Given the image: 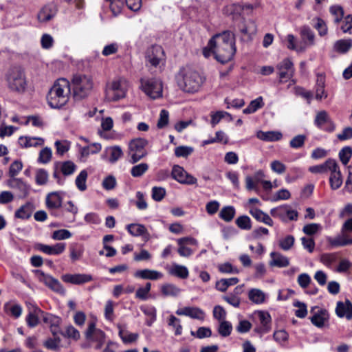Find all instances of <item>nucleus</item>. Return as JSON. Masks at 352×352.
Wrapping results in <instances>:
<instances>
[{"label": "nucleus", "mask_w": 352, "mask_h": 352, "mask_svg": "<svg viewBox=\"0 0 352 352\" xmlns=\"http://www.w3.org/2000/svg\"><path fill=\"white\" fill-rule=\"evenodd\" d=\"M87 178V172L85 170H82L77 176L75 183L77 188L80 191H84L87 188L86 180Z\"/></svg>", "instance_id": "603ef678"}, {"label": "nucleus", "mask_w": 352, "mask_h": 352, "mask_svg": "<svg viewBox=\"0 0 352 352\" xmlns=\"http://www.w3.org/2000/svg\"><path fill=\"white\" fill-rule=\"evenodd\" d=\"M306 135H298L290 140L289 146L293 148H299L304 145Z\"/></svg>", "instance_id": "680f3d73"}, {"label": "nucleus", "mask_w": 352, "mask_h": 352, "mask_svg": "<svg viewBox=\"0 0 352 352\" xmlns=\"http://www.w3.org/2000/svg\"><path fill=\"white\" fill-rule=\"evenodd\" d=\"M264 103L261 96L250 102V104L243 110V113L249 114L256 111L258 109L263 107Z\"/></svg>", "instance_id": "ea45409f"}, {"label": "nucleus", "mask_w": 352, "mask_h": 352, "mask_svg": "<svg viewBox=\"0 0 352 352\" xmlns=\"http://www.w3.org/2000/svg\"><path fill=\"white\" fill-rule=\"evenodd\" d=\"M51 158L52 151L50 148L45 147L40 151L38 161L41 163L46 164L50 161Z\"/></svg>", "instance_id": "338daca9"}, {"label": "nucleus", "mask_w": 352, "mask_h": 352, "mask_svg": "<svg viewBox=\"0 0 352 352\" xmlns=\"http://www.w3.org/2000/svg\"><path fill=\"white\" fill-rule=\"evenodd\" d=\"M250 300L255 304H261L265 301V295L263 291L259 289H251L248 292Z\"/></svg>", "instance_id": "72a5a7b5"}, {"label": "nucleus", "mask_w": 352, "mask_h": 352, "mask_svg": "<svg viewBox=\"0 0 352 352\" xmlns=\"http://www.w3.org/2000/svg\"><path fill=\"white\" fill-rule=\"evenodd\" d=\"M250 213L258 221L263 222L270 226H273V220L272 218L261 210L257 208H253L250 210Z\"/></svg>", "instance_id": "7c9ffc66"}, {"label": "nucleus", "mask_w": 352, "mask_h": 352, "mask_svg": "<svg viewBox=\"0 0 352 352\" xmlns=\"http://www.w3.org/2000/svg\"><path fill=\"white\" fill-rule=\"evenodd\" d=\"M107 151L110 154L109 162L114 163L118 161L123 155L122 151L119 146L109 147Z\"/></svg>", "instance_id": "49530a36"}, {"label": "nucleus", "mask_w": 352, "mask_h": 352, "mask_svg": "<svg viewBox=\"0 0 352 352\" xmlns=\"http://www.w3.org/2000/svg\"><path fill=\"white\" fill-rule=\"evenodd\" d=\"M330 13L334 16V22L340 23L344 16V10L340 6H332L329 8Z\"/></svg>", "instance_id": "09e8293b"}, {"label": "nucleus", "mask_w": 352, "mask_h": 352, "mask_svg": "<svg viewBox=\"0 0 352 352\" xmlns=\"http://www.w3.org/2000/svg\"><path fill=\"white\" fill-rule=\"evenodd\" d=\"M57 12V6L54 3L45 5L38 12V19L41 22H47L51 20Z\"/></svg>", "instance_id": "aec40b11"}, {"label": "nucleus", "mask_w": 352, "mask_h": 352, "mask_svg": "<svg viewBox=\"0 0 352 352\" xmlns=\"http://www.w3.org/2000/svg\"><path fill=\"white\" fill-rule=\"evenodd\" d=\"M256 137L263 141L265 142H275L282 139L283 134L280 131H258L256 133Z\"/></svg>", "instance_id": "a878e982"}, {"label": "nucleus", "mask_w": 352, "mask_h": 352, "mask_svg": "<svg viewBox=\"0 0 352 352\" xmlns=\"http://www.w3.org/2000/svg\"><path fill=\"white\" fill-rule=\"evenodd\" d=\"M169 273L182 279L187 278L189 274L186 267L178 264H173Z\"/></svg>", "instance_id": "f704fd0d"}, {"label": "nucleus", "mask_w": 352, "mask_h": 352, "mask_svg": "<svg viewBox=\"0 0 352 352\" xmlns=\"http://www.w3.org/2000/svg\"><path fill=\"white\" fill-rule=\"evenodd\" d=\"M25 305L28 311L25 321L29 327L34 328L36 327L39 324L41 318H43L45 322H47L48 318L45 316L46 314L36 303L26 301Z\"/></svg>", "instance_id": "6e6552de"}, {"label": "nucleus", "mask_w": 352, "mask_h": 352, "mask_svg": "<svg viewBox=\"0 0 352 352\" xmlns=\"http://www.w3.org/2000/svg\"><path fill=\"white\" fill-rule=\"evenodd\" d=\"M314 122L318 127L321 129L325 123L331 122V120L327 111H320L316 114Z\"/></svg>", "instance_id": "de8ad7c7"}, {"label": "nucleus", "mask_w": 352, "mask_h": 352, "mask_svg": "<svg viewBox=\"0 0 352 352\" xmlns=\"http://www.w3.org/2000/svg\"><path fill=\"white\" fill-rule=\"evenodd\" d=\"M176 314L178 316H186L193 319L204 320L205 318V313L199 307H185L182 309H179L176 311Z\"/></svg>", "instance_id": "6ab92c4d"}, {"label": "nucleus", "mask_w": 352, "mask_h": 352, "mask_svg": "<svg viewBox=\"0 0 352 352\" xmlns=\"http://www.w3.org/2000/svg\"><path fill=\"white\" fill-rule=\"evenodd\" d=\"M168 120H169L168 111L165 109L161 110L160 113V118H159L157 123V128L163 129L164 127H165L168 124Z\"/></svg>", "instance_id": "0e129e2a"}, {"label": "nucleus", "mask_w": 352, "mask_h": 352, "mask_svg": "<svg viewBox=\"0 0 352 352\" xmlns=\"http://www.w3.org/2000/svg\"><path fill=\"white\" fill-rule=\"evenodd\" d=\"M148 169V165L146 163H140L133 166L131 169V174L134 177L142 176Z\"/></svg>", "instance_id": "c03bdc74"}, {"label": "nucleus", "mask_w": 352, "mask_h": 352, "mask_svg": "<svg viewBox=\"0 0 352 352\" xmlns=\"http://www.w3.org/2000/svg\"><path fill=\"white\" fill-rule=\"evenodd\" d=\"M72 95L75 100L86 98L91 93L94 82L90 76L77 74L72 80Z\"/></svg>", "instance_id": "20e7f679"}, {"label": "nucleus", "mask_w": 352, "mask_h": 352, "mask_svg": "<svg viewBox=\"0 0 352 352\" xmlns=\"http://www.w3.org/2000/svg\"><path fill=\"white\" fill-rule=\"evenodd\" d=\"M191 335L199 339L210 338L212 336V331L209 327H199L196 332L191 331Z\"/></svg>", "instance_id": "13d9d810"}, {"label": "nucleus", "mask_w": 352, "mask_h": 352, "mask_svg": "<svg viewBox=\"0 0 352 352\" xmlns=\"http://www.w3.org/2000/svg\"><path fill=\"white\" fill-rule=\"evenodd\" d=\"M134 276L142 279L155 280L162 278L163 277V274L156 270L144 269L137 270L134 274Z\"/></svg>", "instance_id": "b1692460"}, {"label": "nucleus", "mask_w": 352, "mask_h": 352, "mask_svg": "<svg viewBox=\"0 0 352 352\" xmlns=\"http://www.w3.org/2000/svg\"><path fill=\"white\" fill-rule=\"evenodd\" d=\"M62 206V198L58 192H52L46 197V206L50 210L57 209Z\"/></svg>", "instance_id": "cd10ccee"}, {"label": "nucleus", "mask_w": 352, "mask_h": 352, "mask_svg": "<svg viewBox=\"0 0 352 352\" xmlns=\"http://www.w3.org/2000/svg\"><path fill=\"white\" fill-rule=\"evenodd\" d=\"M302 39L308 45L314 44L315 35L308 26H303L300 31Z\"/></svg>", "instance_id": "4c0bfd02"}, {"label": "nucleus", "mask_w": 352, "mask_h": 352, "mask_svg": "<svg viewBox=\"0 0 352 352\" xmlns=\"http://www.w3.org/2000/svg\"><path fill=\"white\" fill-rule=\"evenodd\" d=\"M352 233V217L346 219L342 226L341 234L334 238H327L328 243L333 247H343L352 245V238L348 234Z\"/></svg>", "instance_id": "423d86ee"}, {"label": "nucleus", "mask_w": 352, "mask_h": 352, "mask_svg": "<svg viewBox=\"0 0 352 352\" xmlns=\"http://www.w3.org/2000/svg\"><path fill=\"white\" fill-rule=\"evenodd\" d=\"M236 211L233 206H225L221 208L219 216L226 222L231 221L234 217Z\"/></svg>", "instance_id": "58836bf2"}, {"label": "nucleus", "mask_w": 352, "mask_h": 352, "mask_svg": "<svg viewBox=\"0 0 352 352\" xmlns=\"http://www.w3.org/2000/svg\"><path fill=\"white\" fill-rule=\"evenodd\" d=\"M338 253H325L320 256V262L327 267L331 266L338 260Z\"/></svg>", "instance_id": "a18cd8bd"}, {"label": "nucleus", "mask_w": 352, "mask_h": 352, "mask_svg": "<svg viewBox=\"0 0 352 352\" xmlns=\"http://www.w3.org/2000/svg\"><path fill=\"white\" fill-rule=\"evenodd\" d=\"M25 139V143L23 146L25 147H31V146H42L44 144V140L41 138H31L28 136L23 137Z\"/></svg>", "instance_id": "4d7b16f0"}, {"label": "nucleus", "mask_w": 352, "mask_h": 352, "mask_svg": "<svg viewBox=\"0 0 352 352\" xmlns=\"http://www.w3.org/2000/svg\"><path fill=\"white\" fill-rule=\"evenodd\" d=\"M148 142L144 138H137L130 142L129 145V155L131 157L129 162L135 164L147 155L145 147Z\"/></svg>", "instance_id": "0eeeda50"}, {"label": "nucleus", "mask_w": 352, "mask_h": 352, "mask_svg": "<svg viewBox=\"0 0 352 352\" xmlns=\"http://www.w3.org/2000/svg\"><path fill=\"white\" fill-rule=\"evenodd\" d=\"M270 214H272V216L274 217L280 218L283 221H285L286 216L291 221L297 220L298 216L297 211L290 210L289 208V206L287 205L278 208H272L270 210Z\"/></svg>", "instance_id": "2eb2a0df"}, {"label": "nucleus", "mask_w": 352, "mask_h": 352, "mask_svg": "<svg viewBox=\"0 0 352 352\" xmlns=\"http://www.w3.org/2000/svg\"><path fill=\"white\" fill-rule=\"evenodd\" d=\"M151 284L146 283L144 287H140L137 289L135 293V297L141 299L146 300L148 298V294L151 290Z\"/></svg>", "instance_id": "69168bd1"}, {"label": "nucleus", "mask_w": 352, "mask_h": 352, "mask_svg": "<svg viewBox=\"0 0 352 352\" xmlns=\"http://www.w3.org/2000/svg\"><path fill=\"white\" fill-rule=\"evenodd\" d=\"M336 313L340 318L346 317V319L352 318V303L348 299L344 302L338 301L337 302Z\"/></svg>", "instance_id": "412c9836"}, {"label": "nucleus", "mask_w": 352, "mask_h": 352, "mask_svg": "<svg viewBox=\"0 0 352 352\" xmlns=\"http://www.w3.org/2000/svg\"><path fill=\"white\" fill-rule=\"evenodd\" d=\"M70 258L72 261L79 260L84 252V247L80 243H73L69 247Z\"/></svg>", "instance_id": "e433bc0d"}, {"label": "nucleus", "mask_w": 352, "mask_h": 352, "mask_svg": "<svg viewBox=\"0 0 352 352\" xmlns=\"http://www.w3.org/2000/svg\"><path fill=\"white\" fill-rule=\"evenodd\" d=\"M270 256L272 258L270 262V266L285 267L289 265V259L278 252H272L270 254Z\"/></svg>", "instance_id": "c85d7f7f"}, {"label": "nucleus", "mask_w": 352, "mask_h": 352, "mask_svg": "<svg viewBox=\"0 0 352 352\" xmlns=\"http://www.w3.org/2000/svg\"><path fill=\"white\" fill-rule=\"evenodd\" d=\"M128 81L124 78H118L107 85L106 98L109 101H117L126 96Z\"/></svg>", "instance_id": "39448f33"}, {"label": "nucleus", "mask_w": 352, "mask_h": 352, "mask_svg": "<svg viewBox=\"0 0 352 352\" xmlns=\"http://www.w3.org/2000/svg\"><path fill=\"white\" fill-rule=\"evenodd\" d=\"M232 330V324L226 320L221 321L218 327V333L222 337L229 336Z\"/></svg>", "instance_id": "37998d69"}, {"label": "nucleus", "mask_w": 352, "mask_h": 352, "mask_svg": "<svg viewBox=\"0 0 352 352\" xmlns=\"http://www.w3.org/2000/svg\"><path fill=\"white\" fill-rule=\"evenodd\" d=\"M71 94L69 82L65 78L58 79L49 90L47 100L52 108L59 109L67 104Z\"/></svg>", "instance_id": "f03ea898"}, {"label": "nucleus", "mask_w": 352, "mask_h": 352, "mask_svg": "<svg viewBox=\"0 0 352 352\" xmlns=\"http://www.w3.org/2000/svg\"><path fill=\"white\" fill-rule=\"evenodd\" d=\"M240 32L244 36L241 38L243 41H251L252 36L256 33V25L254 21L250 20L244 23L240 28Z\"/></svg>", "instance_id": "393cba45"}, {"label": "nucleus", "mask_w": 352, "mask_h": 352, "mask_svg": "<svg viewBox=\"0 0 352 352\" xmlns=\"http://www.w3.org/2000/svg\"><path fill=\"white\" fill-rule=\"evenodd\" d=\"M208 50L212 52L219 62H229L236 52L234 34L227 30L215 34L208 42Z\"/></svg>", "instance_id": "f257e3e1"}, {"label": "nucleus", "mask_w": 352, "mask_h": 352, "mask_svg": "<svg viewBox=\"0 0 352 352\" xmlns=\"http://www.w3.org/2000/svg\"><path fill=\"white\" fill-rule=\"evenodd\" d=\"M280 82L287 81L292 78L294 74V64L289 58H285L277 66Z\"/></svg>", "instance_id": "4468645a"}, {"label": "nucleus", "mask_w": 352, "mask_h": 352, "mask_svg": "<svg viewBox=\"0 0 352 352\" xmlns=\"http://www.w3.org/2000/svg\"><path fill=\"white\" fill-rule=\"evenodd\" d=\"M294 306L298 309L295 311V315L298 318H304L307 314V306L304 302L296 301L294 302Z\"/></svg>", "instance_id": "e2e57ef3"}, {"label": "nucleus", "mask_w": 352, "mask_h": 352, "mask_svg": "<svg viewBox=\"0 0 352 352\" xmlns=\"http://www.w3.org/2000/svg\"><path fill=\"white\" fill-rule=\"evenodd\" d=\"M327 94L324 91V81L322 78L318 79L316 88V98L321 100L322 98H327Z\"/></svg>", "instance_id": "052dcab7"}, {"label": "nucleus", "mask_w": 352, "mask_h": 352, "mask_svg": "<svg viewBox=\"0 0 352 352\" xmlns=\"http://www.w3.org/2000/svg\"><path fill=\"white\" fill-rule=\"evenodd\" d=\"M63 281L74 285H82L93 280L92 276L86 274H65L61 276Z\"/></svg>", "instance_id": "f3484780"}, {"label": "nucleus", "mask_w": 352, "mask_h": 352, "mask_svg": "<svg viewBox=\"0 0 352 352\" xmlns=\"http://www.w3.org/2000/svg\"><path fill=\"white\" fill-rule=\"evenodd\" d=\"M168 324L175 329V334L176 336H179L182 332V327L180 324V320L175 317L173 315H170L168 320Z\"/></svg>", "instance_id": "864d4df0"}, {"label": "nucleus", "mask_w": 352, "mask_h": 352, "mask_svg": "<svg viewBox=\"0 0 352 352\" xmlns=\"http://www.w3.org/2000/svg\"><path fill=\"white\" fill-rule=\"evenodd\" d=\"M164 56V51L160 46H153L151 54L147 56L148 61L153 66L156 67L160 64V60Z\"/></svg>", "instance_id": "c756f323"}, {"label": "nucleus", "mask_w": 352, "mask_h": 352, "mask_svg": "<svg viewBox=\"0 0 352 352\" xmlns=\"http://www.w3.org/2000/svg\"><path fill=\"white\" fill-rule=\"evenodd\" d=\"M71 232L65 229H61L54 231L52 233V238L54 240H64L70 238Z\"/></svg>", "instance_id": "774afa93"}, {"label": "nucleus", "mask_w": 352, "mask_h": 352, "mask_svg": "<svg viewBox=\"0 0 352 352\" xmlns=\"http://www.w3.org/2000/svg\"><path fill=\"white\" fill-rule=\"evenodd\" d=\"M162 293L164 296H177L181 289L173 284H164L161 288Z\"/></svg>", "instance_id": "a19ab883"}, {"label": "nucleus", "mask_w": 352, "mask_h": 352, "mask_svg": "<svg viewBox=\"0 0 352 352\" xmlns=\"http://www.w3.org/2000/svg\"><path fill=\"white\" fill-rule=\"evenodd\" d=\"M239 281V278L236 277L222 278L216 283V288L217 290L224 292L230 286L236 285Z\"/></svg>", "instance_id": "473e14b6"}, {"label": "nucleus", "mask_w": 352, "mask_h": 352, "mask_svg": "<svg viewBox=\"0 0 352 352\" xmlns=\"http://www.w3.org/2000/svg\"><path fill=\"white\" fill-rule=\"evenodd\" d=\"M35 274L38 280L43 283L46 287L60 295L65 294V289L60 281L50 274H45L41 270H36Z\"/></svg>", "instance_id": "9b49d317"}, {"label": "nucleus", "mask_w": 352, "mask_h": 352, "mask_svg": "<svg viewBox=\"0 0 352 352\" xmlns=\"http://www.w3.org/2000/svg\"><path fill=\"white\" fill-rule=\"evenodd\" d=\"M313 316L310 320L313 324L317 327H322L325 321L329 319V314L326 309H320L318 307H313L311 309Z\"/></svg>", "instance_id": "dca6fc26"}, {"label": "nucleus", "mask_w": 352, "mask_h": 352, "mask_svg": "<svg viewBox=\"0 0 352 352\" xmlns=\"http://www.w3.org/2000/svg\"><path fill=\"white\" fill-rule=\"evenodd\" d=\"M177 85L183 91L189 93L197 91L204 82V78L189 66L182 67L177 76Z\"/></svg>", "instance_id": "7ed1b4c3"}, {"label": "nucleus", "mask_w": 352, "mask_h": 352, "mask_svg": "<svg viewBox=\"0 0 352 352\" xmlns=\"http://www.w3.org/2000/svg\"><path fill=\"white\" fill-rule=\"evenodd\" d=\"M329 184L331 188L333 190L338 189L342 184V177L337 162L335 163V167L330 170Z\"/></svg>", "instance_id": "4be33fe9"}, {"label": "nucleus", "mask_w": 352, "mask_h": 352, "mask_svg": "<svg viewBox=\"0 0 352 352\" xmlns=\"http://www.w3.org/2000/svg\"><path fill=\"white\" fill-rule=\"evenodd\" d=\"M294 237L292 235H288L279 241V246L285 251L289 250L294 245Z\"/></svg>", "instance_id": "bf43d9fd"}, {"label": "nucleus", "mask_w": 352, "mask_h": 352, "mask_svg": "<svg viewBox=\"0 0 352 352\" xmlns=\"http://www.w3.org/2000/svg\"><path fill=\"white\" fill-rule=\"evenodd\" d=\"M36 249L47 255H58L63 253L66 248L65 243H58L54 245H49L43 243L36 245Z\"/></svg>", "instance_id": "a211bd4d"}, {"label": "nucleus", "mask_w": 352, "mask_h": 352, "mask_svg": "<svg viewBox=\"0 0 352 352\" xmlns=\"http://www.w3.org/2000/svg\"><path fill=\"white\" fill-rule=\"evenodd\" d=\"M256 314L258 316L261 326L270 331L272 328V318L270 314L265 311H258Z\"/></svg>", "instance_id": "c9c22d12"}, {"label": "nucleus", "mask_w": 352, "mask_h": 352, "mask_svg": "<svg viewBox=\"0 0 352 352\" xmlns=\"http://www.w3.org/2000/svg\"><path fill=\"white\" fill-rule=\"evenodd\" d=\"M235 223L241 230H250L252 228L251 219L247 215L239 217L235 220Z\"/></svg>", "instance_id": "79ce46f5"}, {"label": "nucleus", "mask_w": 352, "mask_h": 352, "mask_svg": "<svg viewBox=\"0 0 352 352\" xmlns=\"http://www.w3.org/2000/svg\"><path fill=\"white\" fill-rule=\"evenodd\" d=\"M352 45L351 40H339L334 45L335 50L338 52L345 53L349 50Z\"/></svg>", "instance_id": "3c124183"}, {"label": "nucleus", "mask_w": 352, "mask_h": 352, "mask_svg": "<svg viewBox=\"0 0 352 352\" xmlns=\"http://www.w3.org/2000/svg\"><path fill=\"white\" fill-rule=\"evenodd\" d=\"M171 175L173 179L183 184L192 185L197 184V179L188 173L182 166L175 165L173 168Z\"/></svg>", "instance_id": "ddd939ff"}, {"label": "nucleus", "mask_w": 352, "mask_h": 352, "mask_svg": "<svg viewBox=\"0 0 352 352\" xmlns=\"http://www.w3.org/2000/svg\"><path fill=\"white\" fill-rule=\"evenodd\" d=\"M141 87L144 93L153 99L159 98L162 96V84L158 79H142Z\"/></svg>", "instance_id": "9d476101"}, {"label": "nucleus", "mask_w": 352, "mask_h": 352, "mask_svg": "<svg viewBox=\"0 0 352 352\" xmlns=\"http://www.w3.org/2000/svg\"><path fill=\"white\" fill-rule=\"evenodd\" d=\"M336 162L335 160L329 158L323 164L310 166L309 170L312 173H325L330 171L331 168L335 167Z\"/></svg>", "instance_id": "bb28decb"}, {"label": "nucleus", "mask_w": 352, "mask_h": 352, "mask_svg": "<svg viewBox=\"0 0 352 352\" xmlns=\"http://www.w3.org/2000/svg\"><path fill=\"white\" fill-rule=\"evenodd\" d=\"M21 170L22 162L20 160H15L10 164L8 172V179L6 181L8 186L13 189H21L22 186Z\"/></svg>", "instance_id": "1a4fd4ad"}, {"label": "nucleus", "mask_w": 352, "mask_h": 352, "mask_svg": "<svg viewBox=\"0 0 352 352\" xmlns=\"http://www.w3.org/2000/svg\"><path fill=\"white\" fill-rule=\"evenodd\" d=\"M76 166L72 161H65L61 164L60 170L65 175H72L76 170Z\"/></svg>", "instance_id": "6e6d98bb"}, {"label": "nucleus", "mask_w": 352, "mask_h": 352, "mask_svg": "<svg viewBox=\"0 0 352 352\" xmlns=\"http://www.w3.org/2000/svg\"><path fill=\"white\" fill-rule=\"evenodd\" d=\"M314 21H316L314 27L318 30L319 35L325 36L327 34V26L324 21L319 17L314 19Z\"/></svg>", "instance_id": "5fc2aeb1"}, {"label": "nucleus", "mask_w": 352, "mask_h": 352, "mask_svg": "<svg viewBox=\"0 0 352 352\" xmlns=\"http://www.w3.org/2000/svg\"><path fill=\"white\" fill-rule=\"evenodd\" d=\"M128 232L133 236H142L145 241H148L150 234L144 225L139 223H131L127 225Z\"/></svg>", "instance_id": "5701e85b"}, {"label": "nucleus", "mask_w": 352, "mask_h": 352, "mask_svg": "<svg viewBox=\"0 0 352 352\" xmlns=\"http://www.w3.org/2000/svg\"><path fill=\"white\" fill-rule=\"evenodd\" d=\"M9 88L12 91L20 92L22 88V68L20 65L9 69L6 74Z\"/></svg>", "instance_id": "f8f14e48"}, {"label": "nucleus", "mask_w": 352, "mask_h": 352, "mask_svg": "<svg viewBox=\"0 0 352 352\" xmlns=\"http://www.w3.org/2000/svg\"><path fill=\"white\" fill-rule=\"evenodd\" d=\"M338 155L342 163L344 165H346L352 156V148L350 146L342 148L340 151Z\"/></svg>", "instance_id": "8fccbe9b"}, {"label": "nucleus", "mask_w": 352, "mask_h": 352, "mask_svg": "<svg viewBox=\"0 0 352 352\" xmlns=\"http://www.w3.org/2000/svg\"><path fill=\"white\" fill-rule=\"evenodd\" d=\"M5 313L15 318H18L21 314V307L20 305L15 303L13 300L7 302L3 305Z\"/></svg>", "instance_id": "2f4dec72"}]
</instances>
